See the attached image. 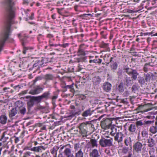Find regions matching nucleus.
Instances as JSON below:
<instances>
[{"label":"nucleus","instance_id":"f257e3e1","mask_svg":"<svg viewBox=\"0 0 157 157\" xmlns=\"http://www.w3.org/2000/svg\"><path fill=\"white\" fill-rule=\"evenodd\" d=\"M11 21H10L9 23L5 27L3 31L0 33V47H1L0 52L2 49L5 41L7 39H8V41L9 42L12 43L13 41V39H9V36L11 33Z\"/></svg>","mask_w":157,"mask_h":157},{"label":"nucleus","instance_id":"f03ea898","mask_svg":"<svg viewBox=\"0 0 157 157\" xmlns=\"http://www.w3.org/2000/svg\"><path fill=\"white\" fill-rule=\"evenodd\" d=\"M5 9V15L6 17L11 20L14 17L13 10L14 2L12 0H3L2 2Z\"/></svg>","mask_w":157,"mask_h":157},{"label":"nucleus","instance_id":"7ed1b4c3","mask_svg":"<svg viewBox=\"0 0 157 157\" xmlns=\"http://www.w3.org/2000/svg\"><path fill=\"white\" fill-rule=\"evenodd\" d=\"M113 139L112 138L108 139L102 137L99 140V144L102 147H110L113 145Z\"/></svg>","mask_w":157,"mask_h":157},{"label":"nucleus","instance_id":"20e7f679","mask_svg":"<svg viewBox=\"0 0 157 157\" xmlns=\"http://www.w3.org/2000/svg\"><path fill=\"white\" fill-rule=\"evenodd\" d=\"M112 120L111 119L107 118L101 122V126L102 129L105 130L108 129L111 126Z\"/></svg>","mask_w":157,"mask_h":157},{"label":"nucleus","instance_id":"39448f33","mask_svg":"<svg viewBox=\"0 0 157 157\" xmlns=\"http://www.w3.org/2000/svg\"><path fill=\"white\" fill-rule=\"evenodd\" d=\"M60 151L64 152V155H66L67 157H75L73 155L71 154V149L67 148V145H61Z\"/></svg>","mask_w":157,"mask_h":157},{"label":"nucleus","instance_id":"423d86ee","mask_svg":"<svg viewBox=\"0 0 157 157\" xmlns=\"http://www.w3.org/2000/svg\"><path fill=\"white\" fill-rule=\"evenodd\" d=\"M79 132L83 137L87 136V125L84 123H81L79 126Z\"/></svg>","mask_w":157,"mask_h":157},{"label":"nucleus","instance_id":"0eeeda50","mask_svg":"<svg viewBox=\"0 0 157 157\" xmlns=\"http://www.w3.org/2000/svg\"><path fill=\"white\" fill-rule=\"evenodd\" d=\"M143 147V144L141 142L137 141L133 145V150L137 153L140 152Z\"/></svg>","mask_w":157,"mask_h":157},{"label":"nucleus","instance_id":"6e6552de","mask_svg":"<svg viewBox=\"0 0 157 157\" xmlns=\"http://www.w3.org/2000/svg\"><path fill=\"white\" fill-rule=\"evenodd\" d=\"M46 59H42L40 61H36V62L33 65V68L35 70H37L39 69L40 67H43V63L42 62L46 60Z\"/></svg>","mask_w":157,"mask_h":157},{"label":"nucleus","instance_id":"1a4fd4ad","mask_svg":"<svg viewBox=\"0 0 157 157\" xmlns=\"http://www.w3.org/2000/svg\"><path fill=\"white\" fill-rule=\"evenodd\" d=\"M114 140L119 143L121 142L123 140V137H124V135L121 132H119L117 133L114 136Z\"/></svg>","mask_w":157,"mask_h":157},{"label":"nucleus","instance_id":"9d476101","mask_svg":"<svg viewBox=\"0 0 157 157\" xmlns=\"http://www.w3.org/2000/svg\"><path fill=\"white\" fill-rule=\"evenodd\" d=\"M87 145L89 146V147H91L92 148L97 147L98 146L97 140L95 139H91L90 142H88Z\"/></svg>","mask_w":157,"mask_h":157},{"label":"nucleus","instance_id":"9b49d317","mask_svg":"<svg viewBox=\"0 0 157 157\" xmlns=\"http://www.w3.org/2000/svg\"><path fill=\"white\" fill-rule=\"evenodd\" d=\"M43 90V88L39 86H37L34 89L31 90L29 93L32 95L36 94H39Z\"/></svg>","mask_w":157,"mask_h":157},{"label":"nucleus","instance_id":"f8f14e48","mask_svg":"<svg viewBox=\"0 0 157 157\" xmlns=\"http://www.w3.org/2000/svg\"><path fill=\"white\" fill-rule=\"evenodd\" d=\"M44 78L45 80V83L46 82L50 80H54L55 78V77L54 75L52 74H47L44 75Z\"/></svg>","mask_w":157,"mask_h":157},{"label":"nucleus","instance_id":"ddd939ff","mask_svg":"<svg viewBox=\"0 0 157 157\" xmlns=\"http://www.w3.org/2000/svg\"><path fill=\"white\" fill-rule=\"evenodd\" d=\"M153 74L151 72L144 74V79L145 82L147 83L150 82L151 78L153 77Z\"/></svg>","mask_w":157,"mask_h":157},{"label":"nucleus","instance_id":"4468645a","mask_svg":"<svg viewBox=\"0 0 157 157\" xmlns=\"http://www.w3.org/2000/svg\"><path fill=\"white\" fill-rule=\"evenodd\" d=\"M111 84L108 82H105L103 85L102 88L104 90L107 92L110 90L111 88Z\"/></svg>","mask_w":157,"mask_h":157},{"label":"nucleus","instance_id":"2eb2a0df","mask_svg":"<svg viewBox=\"0 0 157 157\" xmlns=\"http://www.w3.org/2000/svg\"><path fill=\"white\" fill-rule=\"evenodd\" d=\"M8 118L6 114L0 116V123L2 124H6L7 122Z\"/></svg>","mask_w":157,"mask_h":157},{"label":"nucleus","instance_id":"dca6fc26","mask_svg":"<svg viewBox=\"0 0 157 157\" xmlns=\"http://www.w3.org/2000/svg\"><path fill=\"white\" fill-rule=\"evenodd\" d=\"M93 111L91 110L90 108H89L84 111L82 113V116L84 117L91 116L93 113Z\"/></svg>","mask_w":157,"mask_h":157},{"label":"nucleus","instance_id":"f3484780","mask_svg":"<svg viewBox=\"0 0 157 157\" xmlns=\"http://www.w3.org/2000/svg\"><path fill=\"white\" fill-rule=\"evenodd\" d=\"M124 81H121L120 83L117 86V89L120 93H122L124 91Z\"/></svg>","mask_w":157,"mask_h":157},{"label":"nucleus","instance_id":"a211bd4d","mask_svg":"<svg viewBox=\"0 0 157 157\" xmlns=\"http://www.w3.org/2000/svg\"><path fill=\"white\" fill-rule=\"evenodd\" d=\"M89 156L90 157H99L100 155L99 154L98 150L94 149L90 152Z\"/></svg>","mask_w":157,"mask_h":157},{"label":"nucleus","instance_id":"6ab92c4d","mask_svg":"<svg viewBox=\"0 0 157 157\" xmlns=\"http://www.w3.org/2000/svg\"><path fill=\"white\" fill-rule=\"evenodd\" d=\"M123 81H124V85H126L127 86H131L132 82L131 78L129 77H128L127 76H126L124 78V79Z\"/></svg>","mask_w":157,"mask_h":157},{"label":"nucleus","instance_id":"aec40b11","mask_svg":"<svg viewBox=\"0 0 157 157\" xmlns=\"http://www.w3.org/2000/svg\"><path fill=\"white\" fill-rule=\"evenodd\" d=\"M45 148L43 146H39L37 147H34L30 149L31 151H33L35 152H39L41 151L42 150H44Z\"/></svg>","mask_w":157,"mask_h":157},{"label":"nucleus","instance_id":"412c9836","mask_svg":"<svg viewBox=\"0 0 157 157\" xmlns=\"http://www.w3.org/2000/svg\"><path fill=\"white\" fill-rule=\"evenodd\" d=\"M110 134L112 136H114L117 133L119 132V130H117V128L115 126H112L110 128Z\"/></svg>","mask_w":157,"mask_h":157},{"label":"nucleus","instance_id":"4be33fe9","mask_svg":"<svg viewBox=\"0 0 157 157\" xmlns=\"http://www.w3.org/2000/svg\"><path fill=\"white\" fill-rule=\"evenodd\" d=\"M75 157H83L84 153L82 149L80 148L78 150H75Z\"/></svg>","mask_w":157,"mask_h":157},{"label":"nucleus","instance_id":"5701e85b","mask_svg":"<svg viewBox=\"0 0 157 157\" xmlns=\"http://www.w3.org/2000/svg\"><path fill=\"white\" fill-rule=\"evenodd\" d=\"M17 109L16 108H14L11 109L9 112V116L10 117H12L14 116L17 113Z\"/></svg>","mask_w":157,"mask_h":157},{"label":"nucleus","instance_id":"b1692460","mask_svg":"<svg viewBox=\"0 0 157 157\" xmlns=\"http://www.w3.org/2000/svg\"><path fill=\"white\" fill-rule=\"evenodd\" d=\"M101 79L99 76L94 77L93 78V84L95 85H98L100 83Z\"/></svg>","mask_w":157,"mask_h":157},{"label":"nucleus","instance_id":"393cba45","mask_svg":"<svg viewBox=\"0 0 157 157\" xmlns=\"http://www.w3.org/2000/svg\"><path fill=\"white\" fill-rule=\"evenodd\" d=\"M147 143L148 144V146L151 147H153L155 145V141L152 138L147 139Z\"/></svg>","mask_w":157,"mask_h":157},{"label":"nucleus","instance_id":"a878e982","mask_svg":"<svg viewBox=\"0 0 157 157\" xmlns=\"http://www.w3.org/2000/svg\"><path fill=\"white\" fill-rule=\"evenodd\" d=\"M139 75V73L136 70H134L131 74L132 75L131 78L134 80H135L136 79L137 76Z\"/></svg>","mask_w":157,"mask_h":157},{"label":"nucleus","instance_id":"bb28decb","mask_svg":"<svg viewBox=\"0 0 157 157\" xmlns=\"http://www.w3.org/2000/svg\"><path fill=\"white\" fill-rule=\"evenodd\" d=\"M19 112L24 115L26 112V109L25 106H21L19 107Z\"/></svg>","mask_w":157,"mask_h":157},{"label":"nucleus","instance_id":"cd10ccee","mask_svg":"<svg viewBox=\"0 0 157 157\" xmlns=\"http://www.w3.org/2000/svg\"><path fill=\"white\" fill-rule=\"evenodd\" d=\"M124 143L126 145L128 146L131 145L132 141L130 137H127L124 140Z\"/></svg>","mask_w":157,"mask_h":157},{"label":"nucleus","instance_id":"c85d7f7f","mask_svg":"<svg viewBox=\"0 0 157 157\" xmlns=\"http://www.w3.org/2000/svg\"><path fill=\"white\" fill-rule=\"evenodd\" d=\"M101 47L106 48L107 51H110V49L109 47L108 44L102 42L101 44Z\"/></svg>","mask_w":157,"mask_h":157},{"label":"nucleus","instance_id":"c756f323","mask_svg":"<svg viewBox=\"0 0 157 157\" xmlns=\"http://www.w3.org/2000/svg\"><path fill=\"white\" fill-rule=\"evenodd\" d=\"M149 131L153 134H155L157 132V127L156 126H152L150 128Z\"/></svg>","mask_w":157,"mask_h":157},{"label":"nucleus","instance_id":"7c9ffc66","mask_svg":"<svg viewBox=\"0 0 157 157\" xmlns=\"http://www.w3.org/2000/svg\"><path fill=\"white\" fill-rule=\"evenodd\" d=\"M151 66L150 65L149 63H146L144 67L143 70L144 71L147 72L148 70L150 69V67Z\"/></svg>","mask_w":157,"mask_h":157},{"label":"nucleus","instance_id":"2f4dec72","mask_svg":"<svg viewBox=\"0 0 157 157\" xmlns=\"http://www.w3.org/2000/svg\"><path fill=\"white\" fill-rule=\"evenodd\" d=\"M117 67V64L116 62H113L111 65V68L112 70L114 71Z\"/></svg>","mask_w":157,"mask_h":157},{"label":"nucleus","instance_id":"473e14b6","mask_svg":"<svg viewBox=\"0 0 157 157\" xmlns=\"http://www.w3.org/2000/svg\"><path fill=\"white\" fill-rule=\"evenodd\" d=\"M136 129V126L134 124H131L129 127L128 130L131 132H134Z\"/></svg>","mask_w":157,"mask_h":157},{"label":"nucleus","instance_id":"72a5a7b5","mask_svg":"<svg viewBox=\"0 0 157 157\" xmlns=\"http://www.w3.org/2000/svg\"><path fill=\"white\" fill-rule=\"evenodd\" d=\"M138 80L139 83L140 84H143L146 82L144 78L140 76L138 77Z\"/></svg>","mask_w":157,"mask_h":157},{"label":"nucleus","instance_id":"f704fd0d","mask_svg":"<svg viewBox=\"0 0 157 157\" xmlns=\"http://www.w3.org/2000/svg\"><path fill=\"white\" fill-rule=\"evenodd\" d=\"M74 8L75 11L76 12H81V6L79 5H75L74 6Z\"/></svg>","mask_w":157,"mask_h":157},{"label":"nucleus","instance_id":"c9c22d12","mask_svg":"<svg viewBox=\"0 0 157 157\" xmlns=\"http://www.w3.org/2000/svg\"><path fill=\"white\" fill-rule=\"evenodd\" d=\"M73 85L72 84L71 85H65V86H62V88L64 89H69L71 90V91L74 90Z\"/></svg>","mask_w":157,"mask_h":157},{"label":"nucleus","instance_id":"e433bc0d","mask_svg":"<svg viewBox=\"0 0 157 157\" xmlns=\"http://www.w3.org/2000/svg\"><path fill=\"white\" fill-rule=\"evenodd\" d=\"M141 134L143 137L146 138L148 136V132L146 130H143L141 132Z\"/></svg>","mask_w":157,"mask_h":157},{"label":"nucleus","instance_id":"4c0bfd02","mask_svg":"<svg viewBox=\"0 0 157 157\" xmlns=\"http://www.w3.org/2000/svg\"><path fill=\"white\" fill-rule=\"evenodd\" d=\"M138 89V85L136 84L133 85L132 87V91L134 93Z\"/></svg>","mask_w":157,"mask_h":157},{"label":"nucleus","instance_id":"58836bf2","mask_svg":"<svg viewBox=\"0 0 157 157\" xmlns=\"http://www.w3.org/2000/svg\"><path fill=\"white\" fill-rule=\"evenodd\" d=\"M125 70L126 72L129 75H131V74L133 72V71L134 70V69L129 68H126Z\"/></svg>","mask_w":157,"mask_h":157},{"label":"nucleus","instance_id":"ea45409f","mask_svg":"<svg viewBox=\"0 0 157 157\" xmlns=\"http://www.w3.org/2000/svg\"><path fill=\"white\" fill-rule=\"evenodd\" d=\"M49 95V93L48 92H45L42 94L41 95V96L42 99L43 98L47 99L48 98Z\"/></svg>","mask_w":157,"mask_h":157},{"label":"nucleus","instance_id":"a19ab883","mask_svg":"<svg viewBox=\"0 0 157 157\" xmlns=\"http://www.w3.org/2000/svg\"><path fill=\"white\" fill-rule=\"evenodd\" d=\"M81 113V111L79 110L77 111H76L75 110L72 111V114L71 116H74L75 115H79Z\"/></svg>","mask_w":157,"mask_h":157},{"label":"nucleus","instance_id":"79ce46f5","mask_svg":"<svg viewBox=\"0 0 157 157\" xmlns=\"http://www.w3.org/2000/svg\"><path fill=\"white\" fill-rule=\"evenodd\" d=\"M128 150V148L127 147H124L122 148V152L124 154H126Z\"/></svg>","mask_w":157,"mask_h":157},{"label":"nucleus","instance_id":"37998d69","mask_svg":"<svg viewBox=\"0 0 157 157\" xmlns=\"http://www.w3.org/2000/svg\"><path fill=\"white\" fill-rule=\"evenodd\" d=\"M33 99L35 101H37L38 102H40L41 101V99H42V98L41 96H38V97H33Z\"/></svg>","mask_w":157,"mask_h":157},{"label":"nucleus","instance_id":"c03bdc74","mask_svg":"<svg viewBox=\"0 0 157 157\" xmlns=\"http://www.w3.org/2000/svg\"><path fill=\"white\" fill-rule=\"evenodd\" d=\"M78 53L81 55H85V53L84 50L81 48H79L78 51Z\"/></svg>","mask_w":157,"mask_h":157},{"label":"nucleus","instance_id":"a18cd8bd","mask_svg":"<svg viewBox=\"0 0 157 157\" xmlns=\"http://www.w3.org/2000/svg\"><path fill=\"white\" fill-rule=\"evenodd\" d=\"M28 106L32 107L33 105V101H31L27 102Z\"/></svg>","mask_w":157,"mask_h":157},{"label":"nucleus","instance_id":"49530a36","mask_svg":"<svg viewBox=\"0 0 157 157\" xmlns=\"http://www.w3.org/2000/svg\"><path fill=\"white\" fill-rule=\"evenodd\" d=\"M82 67L81 65H80L79 64H78L77 67V68L76 69V71H80L82 70Z\"/></svg>","mask_w":157,"mask_h":157},{"label":"nucleus","instance_id":"de8ad7c7","mask_svg":"<svg viewBox=\"0 0 157 157\" xmlns=\"http://www.w3.org/2000/svg\"><path fill=\"white\" fill-rule=\"evenodd\" d=\"M69 44L68 43H66L63 44H58L59 46L60 47H63V48H66V47L68 46Z\"/></svg>","mask_w":157,"mask_h":157},{"label":"nucleus","instance_id":"09e8293b","mask_svg":"<svg viewBox=\"0 0 157 157\" xmlns=\"http://www.w3.org/2000/svg\"><path fill=\"white\" fill-rule=\"evenodd\" d=\"M117 74L119 77H121L122 75V71L121 70L119 71L117 73Z\"/></svg>","mask_w":157,"mask_h":157},{"label":"nucleus","instance_id":"8fccbe9b","mask_svg":"<svg viewBox=\"0 0 157 157\" xmlns=\"http://www.w3.org/2000/svg\"><path fill=\"white\" fill-rule=\"evenodd\" d=\"M51 153L52 154H57V151L56 149L53 148L52 150L51 151Z\"/></svg>","mask_w":157,"mask_h":157},{"label":"nucleus","instance_id":"3c124183","mask_svg":"<svg viewBox=\"0 0 157 157\" xmlns=\"http://www.w3.org/2000/svg\"><path fill=\"white\" fill-rule=\"evenodd\" d=\"M59 152H60L58 156V157H65L64 155H63V153L64 154V152H61L60 151V149L59 150Z\"/></svg>","mask_w":157,"mask_h":157},{"label":"nucleus","instance_id":"603ef678","mask_svg":"<svg viewBox=\"0 0 157 157\" xmlns=\"http://www.w3.org/2000/svg\"><path fill=\"white\" fill-rule=\"evenodd\" d=\"M136 124L138 126H141L143 124V123L140 121H137L136 122Z\"/></svg>","mask_w":157,"mask_h":157},{"label":"nucleus","instance_id":"864d4df0","mask_svg":"<svg viewBox=\"0 0 157 157\" xmlns=\"http://www.w3.org/2000/svg\"><path fill=\"white\" fill-rule=\"evenodd\" d=\"M97 60L96 59H94V60H90L89 62V63H97Z\"/></svg>","mask_w":157,"mask_h":157},{"label":"nucleus","instance_id":"5fc2aeb1","mask_svg":"<svg viewBox=\"0 0 157 157\" xmlns=\"http://www.w3.org/2000/svg\"><path fill=\"white\" fill-rule=\"evenodd\" d=\"M42 59H46V60H45L44 61L42 62L43 63V67L45 65L46 63H47V59L46 58H42Z\"/></svg>","mask_w":157,"mask_h":157},{"label":"nucleus","instance_id":"6e6d98bb","mask_svg":"<svg viewBox=\"0 0 157 157\" xmlns=\"http://www.w3.org/2000/svg\"><path fill=\"white\" fill-rule=\"evenodd\" d=\"M47 37L49 38H53L54 36L53 35L51 34H48L47 35Z\"/></svg>","mask_w":157,"mask_h":157},{"label":"nucleus","instance_id":"4d7b16f0","mask_svg":"<svg viewBox=\"0 0 157 157\" xmlns=\"http://www.w3.org/2000/svg\"><path fill=\"white\" fill-rule=\"evenodd\" d=\"M41 79V78L40 77H36L35 79L34 80V82H36V81L38 80H40Z\"/></svg>","mask_w":157,"mask_h":157},{"label":"nucleus","instance_id":"13d9d810","mask_svg":"<svg viewBox=\"0 0 157 157\" xmlns=\"http://www.w3.org/2000/svg\"><path fill=\"white\" fill-rule=\"evenodd\" d=\"M63 3V1H58L57 3V5L58 6L61 5V4H62Z\"/></svg>","mask_w":157,"mask_h":157},{"label":"nucleus","instance_id":"bf43d9fd","mask_svg":"<svg viewBox=\"0 0 157 157\" xmlns=\"http://www.w3.org/2000/svg\"><path fill=\"white\" fill-rule=\"evenodd\" d=\"M28 50V49L26 47H24V50L23 51V53L25 54L26 53V50Z\"/></svg>","mask_w":157,"mask_h":157},{"label":"nucleus","instance_id":"052dcab7","mask_svg":"<svg viewBox=\"0 0 157 157\" xmlns=\"http://www.w3.org/2000/svg\"><path fill=\"white\" fill-rule=\"evenodd\" d=\"M132 154L131 152H129L127 156H124L123 157H132Z\"/></svg>","mask_w":157,"mask_h":157},{"label":"nucleus","instance_id":"680f3d73","mask_svg":"<svg viewBox=\"0 0 157 157\" xmlns=\"http://www.w3.org/2000/svg\"><path fill=\"white\" fill-rule=\"evenodd\" d=\"M146 106V105H140L138 107V109L139 110H141L143 107L145 106Z\"/></svg>","mask_w":157,"mask_h":157},{"label":"nucleus","instance_id":"e2e57ef3","mask_svg":"<svg viewBox=\"0 0 157 157\" xmlns=\"http://www.w3.org/2000/svg\"><path fill=\"white\" fill-rule=\"evenodd\" d=\"M4 136H5L4 134V133H3L2 135L1 138L0 139V140L1 141H3V142L4 141V140H3V139L4 137Z\"/></svg>","mask_w":157,"mask_h":157},{"label":"nucleus","instance_id":"0e129e2a","mask_svg":"<svg viewBox=\"0 0 157 157\" xmlns=\"http://www.w3.org/2000/svg\"><path fill=\"white\" fill-rule=\"evenodd\" d=\"M34 13H32L31 14V16H30L29 17V18L31 20H32L33 19Z\"/></svg>","mask_w":157,"mask_h":157},{"label":"nucleus","instance_id":"69168bd1","mask_svg":"<svg viewBox=\"0 0 157 157\" xmlns=\"http://www.w3.org/2000/svg\"><path fill=\"white\" fill-rule=\"evenodd\" d=\"M29 2L27 0H24L23 2V4H24L27 5L28 4Z\"/></svg>","mask_w":157,"mask_h":157},{"label":"nucleus","instance_id":"338daca9","mask_svg":"<svg viewBox=\"0 0 157 157\" xmlns=\"http://www.w3.org/2000/svg\"><path fill=\"white\" fill-rule=\"evenodd\" d=\"M58 46H59L58 44H50L51 47H53V46L57 47Z\"/></svg>","mask_w":157,"mask_h":157},{"label":"nucleus","instance_id":"774afa93","mask_svg":"<svg viewBox=\"0 0 157 157\" xmlns=\"http://www.w3.org/2000/svg\"><path fill=\"white\" fill-rule=\"evenodd\" d=\"M46 130V127L45 126H43L40 129V131L42 130Z\"/></svg>","mask_w":157,"mask_h":157}]
</instances>
